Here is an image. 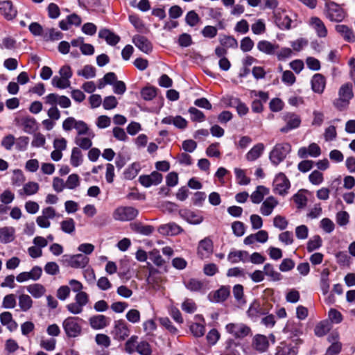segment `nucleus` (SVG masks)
Masks as SVG:
<instances>
[{
    "label": "nucleus",
    "mask_w": 355,
    "mask_h": 355,
    "mask_svg": "<svg viewBox=\"0 0 355 355\" xmlns=\"http://www.w3.org/2000/svg\"><path fill=\"white\" fill-rule=\"evenodd\" d=\"M354 96L352 85L349 83L342 85L338 92V97L333 101L334 106L338 110L346 109Z\"/></svg>",
    "instance_id": "nucleus-1"
},
{
    "label": "nucleus",
    "mask_w": 355,
    "mask_h": 355,
    "mask_svg": "<svg viewBox=\"0 0 355 355\" xmlns=\"http://www.w3.org/2000/svg\"><path fill=\"white\" fill-rule=\"evenodd\" d=\"M62 128L65 131H70L75 129L77 132L76 136H83L90 135V137H94V133L90 130L87 124L83 121L76 120L75 118L69 116L62 123Z\"/></svg>",
    "instance_id": "nucleus-2"
},
{
    "label": "nucleus",
    "mask_w": 355,
    "mask_h": 355,
    "mask_svg": "<svg viewBox=\"0 0 355 355\" xmlns=\"http://www.w3.org/2000/svg\"><path fill=\"white\" fill-rule=\"evenodd\" d=\"M291 150V146L288 143L277 144L270 153V160L277 166L286 157Z\"/></svg>",
    "instance_id": "nucleus-3"
},
{
    "label": "nucleus",
    "mask_w": 355,
    "mask_h": 355,
    "mask_svg": "<svg viewBox=\"0 0 355 355\" xmlns=\"http://www.w3.org/2000/svg\"><path fill=\"white\" fill-rule=\"evenodd\" d=\"M81 320L78 317H68L62 322V327L69 338H76L79 336L82 333V327L79 324Z\"/></svg>",
    "instance_id": "nucleus-4"
},
{
    "label": "nucleus",
    "mask_w": 355,
    "mask_h": 355,
    "mask_svg": "<svg viewBox=\"0 0 355 355\" xmlns=\"http://www.w3.org/2000/svg\"><path fill=\"white\" fill-rule=\"evenodd\" d=\"M89 301V295L86 292H79L75 296V302L68 304L66 308L71 314L78 315L83 312V307Z\"/></svg>",
    "instance_id": "nucleus-5"
},
{
    "label": "nucleus",
    "mask_w": 355,
    "mask_h": 355,
    "mask_svg": "<svg viewBox=\"0 0 355 355\" xmlns=\"http://www.w3.org/2000/svg\"><path fill=\"white\" fill-rule=\"evenodd\" d=\"M226 331L235 338H243L251 334V329L242 322H231L225 326Z\"/></svg>",
    "instance_id": "nucleus-6"
},
{
    "label": "nucleus",
    "mask_w": 355,
    "mask_h": 355,
    "mask_svg": "<svg viewBox=\"0 0 355 355\" xmlns=\"http://www.w3.org/2000/svg\"><path fill=\"white\" fill-rule=\"evenodd\" d=\"M138 215V211L132 207L121 206L116 208L112 217L114 220L119 221H129L135 219Z\"/></svg>",
    "instance_id": "nucleus-7"
},
{
    "label": "nucleus",
    "mask_w": 355,
    "mask_h": 355,
    "mask_svg": "<svg viewBox=\"0 0 355 355\" xmlns=\"http://www.w3.org/2000/svg\"><path fill=\"white\" fill-rule=\"evenodd\" d=\"M326 17L332 21H341L345 17L344 10L334 2H327L325 3Z\"/></svg>",
    "instance_id": "nucleus-8"
},
{
    "label": "nucleus",
    "mask_w": 355,
    "mask_h": 355,
    "mask_svg": "<svg viewBox=\"0 0 355 355\" xmlns=\"http://www.w3.org/2000/svg\"><path fill=\"white\" fill-rule=\"evenodd\" d=\"M283 119L286 125L280 128V132L282 133H287L291 130L297 128L301 123L300 117L295 113H286L283 116Z\"/></svg>",
    "instance_id": "nucleus-9"
},
{
    "label": "nucleus",
    "mask_w": 355,
    "mask_h": 355,
    "mask_svg": "<svg viewBox=\"0 0 355 355\" xmlns=\"http://www.w3.org/2000/svg\"><path fill=\"white\" fill-rule=\"evenodd\" d=\"M272 17L274 22L280 29L284 30L291 28V19L282 8L274 10L272 12Z\"/></svg>",
    "instance_id": "nucleus-10"
},
{
    "label": "nucleus",
    "mask_w": 355,
    "mask_h": 355,
    "mask_svg": "<svg viewBox=\"0 0 355 355\" xmlns=\"http://www.w3.org/2000/svg\"><path fill=\"white\" fill-rule=\"evenodd\" d=\"M66 262L68 265L75 268H85L89 263V259L82 254H77L75 255H64Z\"/></svg>",
    "instance_id": "nucleus-11"
},
{
    "label": "nucleus",
    "mask_w": 355,
    "mask_h": 355,
    "mask_svg": "<svg viewBox=\"0 0 355 355\" xmlns=\"http://www.w3.org/2000/svg\"><path fill=\"white\" fill-rule=\"evenodd\" d=\"M275 191L282 196L285 195L290 187V182L284 173H279L274 180Z\"/></svg>",
    "instance_id": "nucleus-12"
},
{
    "label": "nucleus",
    "mask_w": 355,
    "mask_h": 355,
    "mask_svg": "<svg viewBox=\"0 0 355 355\" xmlns=\"http://www.w3.org/2000/svg\"><path fill=\"white\" fill-rule=\"evenodd\" d=\"M129 329L124 320H119L114 322L113 334L115 339L123 340L129 336Z\"/></svg>",
    "instance_id": "nucleus-13"
},
{
    "label": "nucleus",
    "mask_w": 355,
    "mask_h": 355,
    "mask_svg": "<svg viewBox=\"0 0 355 355\" xmlns=\"http://www.w3.org/2000/svg\"><path fill=\"white\" fill-rule=\"evenodd\" d=\"M139 180L144 187H149L159 184L162 180V175L157 171H153L150 175H141Z\"/></svg>",
    "instance_id": "nucleus-14"
},
{
    "label": "nucleus",
    "mask_w": 355,
    "mask_h": 355,
    "mask_svg": "<svg viewBox=\"0 0 355 355\" xmlns=\"http://www.w3.org/2000/svg\"><path fill=\"white\" fill-rule=\"evenodd\" d=\"M132 42L144 53L148 54L152 51L153 46L151 42L143 35H137L134 36Z\"/></svg>",
    "instance_id": "nucleus-15"
},
{
    "label": "nucleus",
    "mask_w": 355,
    "mask_h": 355,
    "mask_svg": "<svg viewBox=\"0 0 355 355\" xmlns=\"http://www.w3.org/2000/svg\"><path fill=\"white\" fill-rule=\"evenodd\" d=\"M18 125L22 128L23 130L28 134H32L37 129L36 120L31 116H25L18 121Z\"/></svg>",
    "instance_id": "nucleus-16"
},
{
    "label": "nucleus",
    "mask_w": 355,
    "mask_h": 355,
    "mask_svg": "<svg viewBox=\"0 0 355 355\" xmlns=\"http://www.w3.org/2000/svg\"><path fill=\"white\" fill-rule=\"evenodd\" d=\"M213 252V243L210 239H205L200 241L198 247V254L202 259L208 257Z\"/></svg>",
    "instance_id": "nucleus-17"
},
{
    "label": "nucleus",
    "mask_w": 355,
    "mask_h": 355,
    "mask_svg": "<svg viewBox=\"0 0 355 355\" xmlns=\"http://www.w3.org/2000/svg\"><path fill=\"white\" fill-rule=\"evenodd\" d=\"M311 87L314 92L318 94L323 93L326 86V79L320 73H315L311 79Z\"/></svg>",
    "instance_id": "nucleus-18"
},
{
    "label": "nucleus",
    "mask_w": 355,
    "mask_h": 355,
    "mask_svg": "<svg viewBox=\"0 0 355 355\" xmlns=\"http://www.w3.org/2000/svg\"><path fill=\"white\" fill-rule=\"evenodd\" d=\"M278 205V201L272 196L267 198L260 207V212L263 216H268L270 215L273 209Z\"/></svg>",
    "instance_id": "nucleus-19"
},
{
    "label": "nucleus",
    "mask_w": 355,
    "mask_h": 355,
    "mask_svg": "<svg viewBox=\"0 0 355 355\" xmlns=\"http://www.w3.org/2000/svg\"><path fill=\"white\" fill-rule=\"evenodd\" d=\"M252 346L256 350L263 352L268 348L269 342L266 336L257 334L252 339Z\"/></svg>",
    "instance_id": "nucleus-20"
},
{
    "label": "nucleus",
    "mask_w": 355,
    "mask_h": 355,
    "mask_svg": "<svg viewBox=\"0 0 355 355\" xmlns=\"http://www.w3.org/2000/svg\"><path fill=\"white\" fill-rule=\"evenodd\" d=\"M0 10L8 20L12 19L17 15V10L14 8L10 1H0Z\"/></svg>",
    "instance_id": "nucleus-21"
},
{
    "label": "nucleus",
    "mask_w": 355,
    "mask_h": 355,
    "mask_svg": "<svg viewBox=\"0 0 355 355\" xmlns=\"http://www.w3.org/2000/svg\"><path fill=\"white\" fill-rule=\"evenodd\" d=\"M279 47L278 44H272L267 40H261L257 43L258 50L267 55H275Z\"/></svg>",
    "instance_id": "nucleus-22"
},
{
    "label": "nucleus",
    "mask_w": 355,
    "mask_h": 355,
    "mask_svg": "<svg viewBox=\"0 0 355 355\" xmlns=\"http://www.w3.org/2000/svg\"><path fill=\"white\" fill-rule=\"evenodd\" d=\"M338 334L337 333L331 334L328 340L331 342V345L328 347L326 352L327 355H336L341 350L342 345L338 341Z\"/></svg>",
    "instance_id": "nucleus-23"
},
{
    "label": "nucleus",
    "mask_w": 355,
    "mask_h": 355,
    "mask_svg": "<svg viewBox=\"0 0 355 355\" xmlns=\"http://www.w3.org/2000/svg\"><path fill=\"white\" fill-rule=\"evenodd\" d=\"M249 254L247 251L236 250L230 252L227 256V259L231 263H237L240 261L246 262L248 259Z\"/></svg>",
    "instance_id": "nucleus-24"
},
{
    "label": "nucleus",
    "mask_w": 355,
    "mask_h": 355,
    "mask_svg": "<svg viewBox=\"0 0 355 355\" xmlns=\"http://www.w3.org/2000/svg\"><path fill=\"white\" fill-rule=\"evenodd\" d=\"M89 324L94 329H102L106 327L109 322L107 318L103 315H96L89 318Z\"/></svg>",
    "instance_id": "nucleus-25"
},
{
    "label": "nucleus",
    "mask_w": 355,
    "mask_h": 355,
    "mask_svg": "<svg viewBox=\"0 0 355 355\" xmlns=\"http://www.w3.org/2000/svg\"><path fill=\"white\" fill-rule=\"evenodd\" d=\"M15 230L13 227H3L0 228V242L8 243L15 240Z\"/></svg>",
    "instance_id": "nucleus-26"
},
{
    "label": "nucleus",
    "mask_w": 355,
    "mask_h": 355,
    "mask_svg": "<svg viewBox=\"0 0 355 355\" xmlns=\"http://www.w3.org/2000/svg\"><path fill=\"white\" fill-rule=\"evenodd\" d=\"M310 24L316 31L317 35L320 37H324L327 35V30L320 19L313 17L310 19Z\"/></svg>",
    "instance_id": "nucleus-27"
},
{
    "label": "nucleus",
    "mask_w": 355,
    "mask_h": 355,
    "mask_svg": "<svg viewBox=\"0 0 355 355\" xmlns=\"http://www.w3.org/2000/svg\"><path fill=\"white\" fill-rule=\"evenodd\" d=\"M159 232L163 235L173 236L182 232L181 227L175 223H168L159 227Z\"/></svg>",
    "instance_id": "nucleus-28"
},
{
    "label": "nucleus",
    "mask_w": 355,
    "mask_h": 355,
    "mask_svg": "<svg viewBox=\"0 0 355 355\" xmlns=\"http://www.w3.org/2000/svg\"><path fill=\"white\" fill-rule=\"evenodd\" d=\"M336 30L346 41L349 42H355V35L347 26L343 24L336 25Z\"/></svg>",
    "instance_id": "nucleus-29"
},
{
    "label": "nucleus",
    "mask_w": 355,
    "mask_h": 355,
    "mask_svg": "<svg viewBox=\"0 0 355 355\" xmlns=\"http://www.w3.org/2000/svg\"><path fill=\"white\" fill-rule=\"evenodd\" d=\"M98 37L105 39L107 44L112 46L116 44L120 40L118 35L108 29L101 30L98 33Z\"/></svg>",
    "instance_id": "nucleus-30"
},
{
    "label": "nucleus",
    "mask_w": 355,
    "mask_h": 355,
    "mask_svg": "<svg viewBox=\"0 0 355 355\" xmlns=\"http://www.w3.org/2000/svg\"><path fill=\"white\" fill-rule=\"evenodd\" d=\"M94 137H90V135H85L83 136H76L74 139L75 144L83 150H88L92 146V139Z\"/></svg>",
    "instance_id": "nucleus-31"
},
{
    "label": "nucleus",
    "mask_w": 355,
    "mask_h": 355,
    "mask_svg": "<svg viewBox=\"0 0 355 355\" xmlns=\"http://www.w3.org/2000/svg\"><path fill=\"white\" fill-rule=\"evenodd\" d=\"M0 321L3 325L7 326L10 331L15 330L17 327V324L12 319V315L10 312H3L0 315Z\"/></svg>",
    "instance_id": "nucleus-32"
},
{
    "label": "nucleus",
    "mask_w": 355,
    "mask_h": 355,
    "mask_svg": "<svg viewBox=\"0 0 355 355\" xmlns=\"http://www.w3.org/2000/svg\"><path fill=\"white\" fill-rule=\"evenodd\" d=\"M264 150V146L261 143L254 145L246 154V159L250 162H252L258 159Z\"/></svg>",
    "instance_id": "nucleus-33"
},
{
    "label": "nucleus",
    "mask_w": 355,
    "mask_h": 355,
    "mask_svg": "<svg viewBox=\"0 0 355 355\" xmlns=\"http://www.w3.org/2000/svg\"><path fill=\"white\" fill-rule=\"evenodd\" d=\"M268 193V189L263 186H258L256 190L251 194L250 198L254 204L260 203L265 196Z\"/></svg>",
    "instance_id": "nucleus-34"
},
{
    "label": "nucleus",
    "mask_w": 355,
    "mask_h": 355,
    "mask_svg": "<svg viewBox=\"0 0 355 355\" xmlns=\"http://www.w3.org/2000/svg\"><path fill=\"white\" fill-rule=\"evenodd\" d=\"M230 105L236 109V111L240 116H244L248 112L249 110L246 105L242 103L237 98L232 97L230 99Z\"/></svg>",
    "instance_id": "nucleus-35"
},
{
    "label": "nucleus",
    "mask_w": 355,
    "mask_h": 355,
    "mask_svg": "<svg viewBox=\"0 0 355 355\" xmlns=\"http://www.w3.org/2000/svg\"><path fill=\"white\" fill-rule=\"evenodd\" d=\"M27 291L35 298L42 297L46 292L45 288L40 284H33L26 287Z\"/></svg>",
    "instance_id": "nucleus-36"
},
{
    "label": "nucleus",
    "mask_w": 355,
    "mask_h": 355,
    "mask_svg": "<svg viewBox=\"0 0 355 355\" xmlns=\"http://www.w3.org/2000/svg\"><path fill=\"white\" fill-rule=\"evenodd\" d=\"M266 313L258 302H254L248 310V314L251 318H257Z\"/></svg>",
    "instance_id": "nucleus-37"
},
{
    "label": "nucleus",
    "mask_w": 355,
    "mask_h": 355,
    "mask_svg": "<svg viewBox=\"0 0 355 355\" xmlns=\"http://www.w3.org/2000/svg\"><path fill=\"white\" fill-rule=\"evenodd\" d=\"M70 162L72 166L77 167L83 162V154L78 147H74L71 150Z\"/></svg>",
    "instance_id": "nucleus-38"
},
{
    "label": "nucleus",
    "mask_w": 355,
    "mask_h": 355,
    "mask_svg": "<svg viewBox=\"0 0 355 355\" xmlns=\"http://www.w3.org/2000/svg\"><path fill=\"white\" fill-rule=\"evenodd\" d=\"M230 295V289L227 287L222 286L217 290L213 295V301L215 302H224Z\"/></svg>",
    "instance_id": "nucleus-39"
},
{
    "label": "nucleus",
    "mask_w": 355,
    "mask_h": 355,
    "mask_svg": "<svg viewBox=\"0 0 355 355\" xmlns=\"http://www.w3.org/2000/svg\"><path fill=\"white\" fill-rule=\"evenodd\" d=\"M33 305V300L28 295L22 294L19 297V306L21 311H28Z\"/></svg>",
    "instance_id": "nucleus-40"
},
{
    "label": "nucleus",
    "mask_w": 355,
    "mask_h": 355,
    "mask_svg": "<svg viewBox=\"0 0 355 355\" xmlns=\"http://www.w3.org/2000/svg\"><path fill=\"white\" fill-rule=\"evenodd\" d=\"M186 288L191 291H200L203 287V282L195 278H191L184 282Z\"/></svg>",
    "instance_id": "nucleus-41"
},
{
    "label": "nucleus",
    "mask_w": 355,
    "mask_h": 355,
    "mask_svg": "<svg viewBox=\"0 0 355 355\" xmlns=\"http://www.w3.org/2000/svg\"><path fill=\"white\" fill-rule=\"evenodd\" d=\"M189 329L196 338H200L205 335V327L203 324L193 322L189 326Z\"/></svg>",
    "instance_id": "nucleus-42"
},
{
    "label": "nucleus",
    "mask_w": 355,
    "mask_h": 355,
    "mask_svg": "<svg viewBox=\"0 0 355 355\" xmlns=\"http://www.w3.org/2000/svg\"><path fill=\"white\" fill-rule=\"evenodd\" d=\"M131 228L135 232L146 236L150 235L153 231V227L152 226L143 225L139 223L131 224Z\"/></svg>",
    "instance_id": "nucleus-43"
},
{
    "label": "nucleus",
    "mask_w": 355,
    "mask_h": 355,
    "mask_svg": "<svg viewBox=\"0 0 355 355\" xmlns=\"http://www.w3.org/2000/svg\"><path fill=\"white\" fill-rule=\"evenodd\" d=\"M264 275L270 277L274 281L281 279V274L274 270L273 266L270 263H266L263 267Z\"/></svg>",
    "instance_id": "nucleus-44"
},
{
    "label": "nucleus",
    "mask_w": 355,
    "mask_h": 355,
    "mask_svg": "<svg viewBox=\"0 0 355 355\" xmlns=\"http://www.w3.org/2000/svg\"><path fill=\"white\" fill-rule=\"evenodd\" d=\"M330 330L329 323L325 321L318 323L314 329L315 334L318 337L326 335Z\"/></svg>",
    "instance_id": "nucleus-45"
},
{
    "label": "nucleus",
    "mask_w": 355,
    "mask_h": 355,
    "mask_svg": "<svg viewBox=\"0 0 355 355\" xmlns=\"http://www.w3.org/2000/svg\"><path fill=\"white\" fill-rule=\"evenodd\" d=\"M61 230L67 234H72L75 231V222L72 218H67L60 223Z\"/></svg>",
    "instance_id": "nucleus-46"
},
{
    "label": "nucleus",
    "mask_w": 355,
    "mask_h": 355,
    "mask_svg": "<svg viewBox=\"0 0 355 355\" xmlns=\"http://www.w3.org/2000/svg\"><path fill=\"white\" fill-rule=\"evenodd\" d=\"M77 74L87 79L92 78L96 76V69L91 65H85L82 70L77 71Z\"/></svg>",
    "instance_id": "nucleus-47"
},
{
    "label": "nucleus",
    "mask_w": 355,
    "mask_h": 355,
    "mask_svg": "<svg viewBox=\"0 0 355 355\" xmlns=\"http://www.w3.org/2000/svg\"><path fill=\"white\" fill-rule=\"evenodd\" d=\"M185 21L189 26L193 27L199 24L200 18L194 10H191L187 14Z\"/></svg>",
    "instance_id": "nucleus-48"
},
{
    "label": "nucleus",
    "mask_w": 355,
    "mask_h": 355,
    "mask_svg": "<svg viewBox=\"0 0 355 355\" xmlns=\"http://www.w3.org/2000/svg\"><path fill=\"white\" fill-rule=\"evenodd\" d=\"M294 202L296 203L297 208H304L307 203V198L304 191H300L293 197Z\"/></svg>",
    "instance_id": "nucleus-49"
},
{
    "label": "nucleus",
    "mask_w": 355,
    "mask_h": 355,
    "mask_svg": "<svg viewBox=\"0 0 355 355\" xmlns=\"http://www.w3.org/2000/svg\"><path fill=\"white\" fill-rule=\"evenodd\" d=\"M80 184V178L77 174L73 173L69 175L65 182L66 188L69 189H74Z\"/></svg>",
    "instance_id": "nucleus-50"
},
{
    "label": "nucleus",
    "mask_w": 355,
    "mask_h": 355,
    "mask_svg": "<svg viewBox=\"0 0 355 355\" xmlns=\"http://www.w3.org/2000/svg\"><path fill=\"white\" fill-rule=\"evenodd\" d=\"M322 245V239L320 236H313L307 243V250L311 252L318 249Z\"/></svg>",
    "instance_id": "nucleus-51"
},
{
    "label": "nucleus",
    "mask_w": 355,
    "mask_h": 355,
    "mask_svg": "<svg viewBox=\"0 0 355 355\" xmlns=\"http://www.w3.org/2000/svg\"><path fill=\"white\" fill-rule=\"evenodd\" d=\"M52 85L60 89H65L70 87V81L61 76H55L52 79Z\"/></svg>",
    "instance_id": "nucleus-52"
},
{
    "label": "nucleus",
    "mask_w": 355,
    "mask_h": 355,
    "mask_svg": "<svg viewBox=\"0 0 355 355\" xmlns=\"http://www.w3.org/2000/svg\"><path fill=\"white\" fill-rule=\"evenodd\" d=\"M161 279V277L156 271H151L150 275L147 279L148 284L150 285L154 289H159V281Z\"/></svg>",
    "instance_id": "nucleus-53"
},
{
    "label": "nucleus",
    "mask_w": 355,
    "mask_h": 355,
    "mask_svg": "<svg viewBox=\"0 0 355 355\" xmlns=\"http://www.w3.org/2000/svg\"><path fill=\"white\" fill-rule=\"evenodd\" d=\"M149 259L157 266H162L164 263V260L162 259L159 250L157 249H154L150 252Z\"/></svg>",
    "instance_id": "nucleus-54"
},
{
    "label": "nucleus",
    "mask_w": 355,
    "mask_h": 355,
    "mask_svg": "<svg viewBox=\"0 0 355 355\" xmlns=\"http://www.w3.org/2000/svg\"><path fill=\"white\" fill-rule=\"evenodd\" d=\"M188 112L191 115V119L193 121H203L205 119L203 112L194 107H190Z\"/></svg>",
    "instance_id": "nucleus-55"
},
{
    "label": "nucleus",
    "mask_w": 355,
    "mask_h": 355,
    "mask_svg": "<svg viewBox=\"0 0 355 355\" xmlns=\"http://www.w3.org/2000/svg\"><path fill=\"white\" fill-rule=\"evenodd\" d=\"M56 340L54 338L44 339L42 338L40 345L42 348L46 351H53L55 348Z\"/></svg>",
    "instance_id": "nucleus-56"
},
{
    "label": "nucleus",
    "mask_w": 355,
    "mask_h": 355,
    "mask_svg": "<svg viewBox=\"0 0 355 355\" xmlns=\"http://www.w3.org/2000/svg\"><path fill=\"white\" fill-rule=\"evenodd\" d=\"M137 352L141 355H150L152 350L148 343L140 342L136 347Z\"/></svg>",
    "instance_id": "nucleus-57"
},
{
    "label": "nucleus",
    "mask_w": 355,
    "mask_h": 355,
    "mask_svg": "<svg viewBox=\"0 0 355 355\" xmlns=\"http://www.w3.org/2000/svg\"><path fill=\"white\" fill-rule=\"evenodd\" d=\"M337 137L336 128L334 125H329L325 128L324 138L326 141H331L336 139Z\"/></svg>",
    "instance_id": "nucleus-58"
},
{
    "label": "nucleus",
    "mask_w": 355,
    "mask_h": 355,
    "mask_svg": "<svg viewBox=\"0 0 355 355\" xmlns=\"http://www.w3.org/2000/svg\"><path fill=\"white\" fill-rule=\"evenodd\" d=\"M139 165L136 163H133L129 166L124 172V176L128 180H132L138 174Z\"/></svg>",
    "instance_id": "nucleus-59"
},
{
    "label": "nucleus",
    "mask_w": 355,
    "mask_h": 355,
    "mask_svg": "<svg viewBox=\"0 0 355 355\" xmlns=\"http://www.w3.org/2000/svg\"><path fill=\"white\" fill-rule=\"evenodd\" d=\"M23 190L28 196L33 195L38 191L39 184L35 182H29L24 184Z\"/></svg>",
    "instance_id": "nucleus-60"
},
{
    "label": "nucleus",
    "mask_w": 355,
    "mask_h": 355,
    "mask_svg": "<svg viewBox=\"0 0 355 355\" xmlns=\"http://www.w3.org/2000/svg\"><path fill=\"white\" fill-rule=\"evenodd\" d=\"M309 181L314 185L320 184L323 180V175L318 170L313 171L309 176Z\"/></svg>",
    "instance_id": "nucleus-61"
},
{
    "label": "nucleus",
    "mask_w": 355,
    "mask_h": 355,
    "mask_svg": "<svg viewBox=\"0 0 355 355\" xmlns=\"http://www.w3.org/2000/svg\"><path fill=\"white\" fill-rule=\"evenodd\" d=\"M156 89L154 87H145L141 91V97L146 101H150L156 96Z\"/></svg>",
    "instance_id": "nucleus-62"
},
{
    "label": "nucleus",
    "mask_w": 355,
    "mask_h": 355,
    "mask_svg": "<svg viewBox=\"0 0 355 355\" xmlns=\"http://www.w3.org/2000/svg\"><path fill=\"white\" fill-rule=\"evenodd\" d=\"M184 218L186 220L191 224H200L202 221V217L197 216L196 214L191 211H185Z\"/></svg>",
    "instance_id": "nucleus-63"
},
{
    "label": "nucleus",
    "mask_w": 355,
    "mask_h": 355,
    "mask_svg": "<svg viewBox=\"0 0 355 355\" xmlns=\"http://www.w3.org/2000/svg\"><path fill=\"white\" fill-rule=\"evenodd\" d=\"M252 31L255 35H260L266 31V25L262 19H258L252 25Z\"/></svg>",
    "instance_id": "nucleus-64"
}]
</instances>
